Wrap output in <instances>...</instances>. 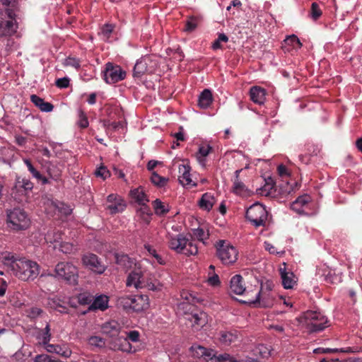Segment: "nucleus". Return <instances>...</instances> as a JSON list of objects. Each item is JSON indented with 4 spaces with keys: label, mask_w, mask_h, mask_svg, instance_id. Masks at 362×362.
I'll return each mask as SVG.
<instances>
[{
    "label": "nucleus",
    "mask_w": 362,
    "mask_h": 362,
    "mask_svg": "<svg viewBox=\"0 0 362 362\" xmlns=\"http://www.w3.org/2000/svg\"><path fill=\"white\" fill-rule=\"evenodd\" d=\"M215 203V199L211 193H205L202 195L199 201V206L201 209L210 211Z\"/></svg>",
    "instance_id": "obj_33"
},
{
    "label": "nucleus",
    "mask_w": 362,
    "mask_h": 362,
    "mask_svg": "<svg viewBox=\"0 0 362 362\" xmlns=\"http://www.w3.org/2000/svg\"><path fill=\"white\" fill-rule=\"evenodd\" d=\"M190 168L189 165L182 164L179 165V181L185 187H192L196 186V183L192 181L190 175Z\"/></svg>",
    "instance_id": "obj_22"
},
{
    "label": "nucleus",
    "mask_w": 362,
    "mask_h": 362,
    "mask_svg": "<svg viewBox=\"0 0 362 362\" xmlns=\"http://www.w3.org/2000/svg\"><path fill=\"white\" fill-rule=\"evenodd\" d=\"M42 309L37 308V307L32 308L30 310L28 316L31 318H35V317L40 316L42 314Z\"/></svg>",
    "instance_id": "obj_64"
},
{
    "label": "nucleus",
    "mask_w": 362,
    "mask_h": 362,
    "mask_svg": "<svg viewBox=\"0 0 362 362\" xmlns=\"http://www.w3.org/2000/svg\"><path fill=\"white\" fill-rule=\"evenodd\" d=\"M118 264H123L125 267H131L133 261L127 256L122 255L117 258ZM144 262L134 263V269L129 273L127 279V286H133L135 288H147L148 290L160 291L167 284H170V275L167 272L158 273V279L151 278V274H146L143 269Z\"/></svg>",
    "instance_id": "obj_1"
},
{
    "label": "nucleus",
    "mask_w": 362,
    "mask_h": 362,
    "mask_svg": "<svg viewBox=\"0 0 362 362\" xmlns=\"http://www.w3.org/2000/svg\"><path fill=\"white\" fill-rule=\"evenodd\" d=\"M242 171V169L235 171V178L233 180V192L238 195L245 196L250 190L240 179V174Z\"/></svg>",
    "instance_id": "obj_23"
},
{
    "label": "nucleus",
    "mask_w": 362,
    "mask_h": 362,
    "mask_svg": "<svg viewBox=\"0 0 362 362\" xmlns=\"http://www.w3.org/2000/svg\"><path fill=\"white\" fill-rule=\"evenodd\" d=\"M216 255L223 264L229 265L237 261L238 251L229 242L219 240L217 243Z\"/></svg>",
    "instance_id": "obj_7"
},
{
    "label": "nucleus",
    "mask_w": 362,
    "mask_h": 362,
    "mask_svg": "<svg viewBox=\"0 0 362 362\" xmlns=\"http://www.w3.org/2000/svg\"><path fill=\"white\" fill-rule=\"evenodd\" d=\"M279 175L282 177H288L290 172L288 169L284 165H279L277 168Z\"/></svg>",
    "instance_id": "obj_61"
},
{
    "label": "nucleus",
    "mask_w": 362,
    "mask_h": 362,
    "mask_svg": "<svg viewBox=\"0 0 362 362\" xmlns=\"http://www.w3.org/2000/svg\"><path fill=\"white\" fill-rule=\"evenodd\" d=\"M302 47V43L297 36L292 35L284 40V48L285 52H290L291 49H298Z\"/></svg>",
    "instance_id": "obj_31"
},
{
    "label": "nucleus",
    "mask_w": 362,
    "mask_h": 362,
    "mask_svg": "<svg viewBox=\"0 0 362 362\" xmlns=\"http://www.w3.org/2000/svg\"><path fill=\"white\" fill-rule=\"evenodd\" d=\"M69 85V79L68 78H58L56 81V86L59 88H67Z\"/></svg>",
    "instance_id": "obj_62"
},
{
    "label": "nucleus",
    "mask_w": 362,
    "mask_h": 362,
    "mask_svg": "<svg viewBox=\"0 0 362 362\" xmlns=\"http://www.w3.org/2000/svg\"><path fill=\"white\" fill-rule=\"evenodd\" d=\"M193 234L199 241L203 242V243H204V240L209 238V233L201 228L194 229Z\"/></svg>",
    "instance_id": "obj_48"
},
{
    "label": "nucleus",
    "mask_w": 362,
    "mask_h": 362,
    "mask_svg": "<svg viewBox=\"0 0 362 362\" xmlns=\"http://www.w3.org/2000/svg\"><path fill=\"white\" fill-rule=\"evenodd\" d=\"M43 167L46 168L47 173L51 178L57 180L61 176V169L55 164L50 162H46L45 164H42Z\"/></svg>",
    "instance_id": "obj_38"
},
{
    "label": "nucleus",
    "mask_w": 362,
    "mask_h": 362,
    "mask_svg": "<svg viewBox=\"0 0 362 362\" xmlns=\"http://www.w3.org/2000/svg\"><path fill=\"white\" fill-rule=\"evenodd\" d=\"M153 206L155 211V213L157 215H163L169 211V206L168 204L162 202L160 199H156L153 202Z\"/></svg>",
    "instance_id": "obj_40"
},
{
    "label": "nucleus",
    "mask_w": 362,
    "mask_h": 362,
    "mask_svg": "<svg viewBox=\"0 0 362 362\" xmlns=\"http://www.w3.org/2000/svg\"><path fill=\"white\" fill-rule=\"evenodd\" d=\"M217 339L223 346H230L240 341V336L236 330H225L219 332Z\"/></svg>",
    "instance_id": "obj_18"
},
{
    "label": "nucleus",
    "mask_w": 362,
    "mask_h": 362,
    "mask_svg": "<svg viewBox=\"0 0 362 362\" xmlns=\"http://www.w3.org/2000/svg\"><path fill=\"white\" fill-rule=\"evenodd\" d=\"M279 272L282 280V285L286 289L293 288L296 284L297 278L291 272L286 271V268H280Z\"/></svg>",
    "instance_id": "obj_24"
},
{
    "label": "nucleus",
    "mask_w": 362,
    "mask_h": 362,
    "mask_svg": "<svg viewBox=\"0 0 362 362\" xmlns=\"http://www.w3.org/2000/svg\"><path fill=\"white\" fill-rule=\"evenodd\" d=\"M214 362H240L239 361L234 358L233 356L228 354H220L216 356V351H215V357L214 358Z\"/></svg>",
    "instance_id": "obj_45"
},
{
    "label": "nucleus",
    "mask_w": 362,
    "mask_h": 362,
    "mask_svg": "<svg viewBox=\"0 0 362 362\" xmlns=\"http://www.w3.org/2000/svg\"><path fill=\"white\" fill-rule=\"evenodd\" d=\"M58 245L59 250L64 254H74L78 250L76 245L68 242L61 241Z\"/></svg>",
    "instance_id": "obj_41"
},
{
    "label": "nucleus",
    "mask_w": 362,
    "mask_h": 362,
    "mask_svg": "<svg viewBox=\"0 0 362 362\" xmlns=\"http://www.w3.org/2000/svg\"><path fill=\"white\" fill-rule=\"evenodd\" d=\"M274 295L271 288L267 287L266 288L262 287L255 295V299L252 300V303H259L262 307H270L274 303Z\"/></svg>",
    "instance_id": "obj_17"
},
{
    "label": "nucleus",
    "mask_w": 362,
    "mask_h": 362,
    "mask_svg": "<svg viewBox=\"0 0 362 362\" xmlns=\"http://www.w3.org/2000/svg\"><path fill=\"white\" fill-rule=\"evenodd\" d=\"M9 227L15 230L26 229L30 225V219L25 212L21 209H14L8 214Z\"/></svg>",
    "instance_id": "obj_11"
},
{
    "label": "nucleus",
    "mask_w": 362,
    "mask_h": 362,
    "mask_svg": "<svg viewBox=\"0 0 362 362\" xmlns=\"http://www.w3.org/2000/svg\"><path fill=\"white\" fill-rule=\"evenodd\" d=\"M43 207L45 209V211L53 216L54 215L57 214V208H58V201H54L52 199H50L49 198H44L43 199Z\"/></svg>",
    "instance_id": "obj_32"
},
{
    "label": "nucleus",
    "mask_w": 362,
    "mask_h": 362,
    "mask_svg": "<svg viewBox=\"0 0 362 362\" xmlns=\"http://www.w3.org/2000/svg\"><path fill=\"white\" fill-rule=\"evenodd\" d=\"M145 248L148 251V252L156 259V260L159 264L163 265L165 264V259L156 252V250L153 247H152L149 245H145Z\"/></svg>",
    "instance_id": "obj_44"
},
{
    "label": "nucleus",
    "mask_w": 362,
    "mask_h": 362,
    "mask_svg": "<svg viewBox=\"0 0 362 362\" xmlns=\"http://www.w3.org/2000/svg\"><path fill=\"white\" fill-rule=\"evenodd\" d=\"M72 209L64 203L58 202L57 215L68 216L71 214Z\"/></svg>",
    "instance_id": "obj_46"
},
{
    "label": "nucleus",
    "mask_w": 362,
    "mask_h": 362,
    "mask_svg": "<svg viewBox=\"0 0 362 362\" xmlns=\"http://www.w3.org/2000/svg\"><path fill=\"white\" fill-rule=\"evenodd\" d=\"M254 355L256 356L255 360H258L260 358H267L270 355V348L264 344L258 345L254 350Z\"/></svg>",
    "instance_id": "obj_39"
},
{
    "label": "nucleus",
    "mask_w": 362,
    "mask_h": 362,
    "mask_svg": "<svg viewBox=\"0 0 362 362\" xmlns=\"http://www.w3.org/2000/svg\"><path fill=\"white\" fill-rule=\"evenodd\" d=\"M95 174L97 177H101L103 180H105L110 175L109 170L104 166L98 168L95 170Z\"/></svg>",
    "instance_id": "obj_55"
},
{
    "label": "nucleus",
    "mask_w": 362,
    "mask_h": 362,
    "mask_svg": "<svg viewBox=\"0 0 362 362\" xmlns=\"http://www.w3.org/2000/svg\"><path fill=\"white\" fill-rule=\"evenodd\" d=\"M117 304L124 310L139 312L148 308L149 300L146 295H124L117 298Z\"/></svg>",
    "instance_id": "obj_6"
},
{
    "label": "nucleus",
    "mask_w": 362,
    "mask_h": 362,
    "mask_svg": "<svg viewBox=\"0 0 362 362\" xmlns=\"http://www.w3.org/2000/svg\"><path fill=\"white\" fill-rule=\"evenodd\" d=\"M207 282L209 285L212 286H218L220 284L219 277L216 274H212L209 276L207 279Z\"/></svg>",
    "instance_id": "obj_59"
},
{
    "label": "nucleus",
    "mask_w": 362,
    "mask_h": 362,
    "mask_svg": "<svg viewBox=\"0 0 362 362\" xmlns=\"http://www.w3.org/2000/svg\"><path fill=\"white\" fill-rule=\"evenodd\" d=\"M251 100L257 104H263L265 101L266 90L259 86H253L250 91Z\"/></svg>",
    "instance_id": "obj_27"
},
{
    "label": "nucleus",
    "mask_w": 362,
    "mask_h": 362,
    "mask_svg": "<svg viewBox=\"0 0 362 362\" xmlns=\"http://www.w3.org/2000/svg\"><path fill=\"white\" fill-rule=\"evenodd\" d=\"M310 201V197L308 195L299 197L291 204V208L298 214H304L308 208Z\"/></svg>",
    "instance_id": "obj_25"
},
{
    "label": "nucleus",
    "mask_w": 362,
    "mask_h": 362,
    "mask_svg": "<svg viewBox=\"0 0 362 362\" xmlns=\"http://www.w3.org/2000/svg\"><path fill=\"white\" fill-rule=\"evenodd\" d=\"M110 347L113 350H119L127 353H135L137 351V349L133 348L124 333L111 339Z\"/></svg>",
    "instance_id": "obj_15"
},
{
    "label": "nucleus",
    "mask_w": 362,
    "mask_h": 362,
    "mask_svg": "<svg viewBox=\"0 0 362 362\" xmlns=\"http://www.w3.org/2000/svg\"><path fill=\"white\" fill-rule=\"evenodd\" d=\"M78 302L81 305H88L92 302V297L88 293H82L77 296Z\"/></svg>",
    "instance_id": "obj_51"
},
{
    "label": "nucleus",
    "mask_w": 362,
    "mask_h": 362,
    "mask_svg": "<svg viewBox=\"0 0 362 362\" xmlns=\"http://www.w3.org/2000/svg\"><path fill=\"white\" fill-rule=\"evenodd\" d=\"M197 26V19L194 17H190L185 25V31L186 32H192L195 30Z\"/></svg>",
    "instance_id": "obj_53"
},
{
    "label": "nucleus",
    "mask_w": 362,
    "mask_h": 362,
    "mask_svg": "<svg viewBox=\"0 0 362 362\" xmlns=\"http://www.w3.org/2000/svg\"><path fill=\"white\" fill-rule=\"evenodd\" d=\"M102 332L109 336L111 339H113L118 337L120 334L123 333L122 327L119 323L116 321H110L105 322L102 326Z\"/></svg>",
    "instance_id": "obj_21"
},
{
    "label": "nucleus",
    "mask_w": 362,
    "mask_h": 362,
    "mask_svg": "<svg viewBox=\"0 0 362 362\" xmlns=\"http://www.w3.org/2000/svg\"><path fill=\"white\" fill-rule=\"evenodd\" d=\"M228 40V37L224 34L221 33L218 35L217 40H216L212 44V48L214 49H220L222 47L221 43L226 42Z\"/></svg>",
    "instance_id": "obj_49"
},
{
    "label": "nucleus",
    "mask_w": 362,
    "mask_h": 362,
    "mask_svg": "<svg viewBox=\"0 0 362 362\" xmlns=\"http://www.w3.org/2000/svg\"><path fill=\"white\" fill-rule=\"evenodd\" d=\"M137 214L143 219L145 223H148L150 221L152 213L150 208L146 204L141 205L140 209L137 211Z\"/></svg>",
    "instance_id": "obj_42"
},
{
    "label": "nucleus",
    "mask_w": 362,
    "mask_h": 362,
    "mask_svg": "<svg viewBox=\"0 0 362 362\" xmlns=\"http://www.w3.org/2000/svg\"><path fill=\"white\" fill-rule=\"evenodd\" d=\"M47 305L52 309L56 310L61 313H68V308L66 306V302L58 296L48 298Z\"/></svg>",
    "instance_id": "obj_28"
},
{
    "label": "nucleus",
    "mask_w": 362,
    "mask_h": 362,
    "mask_svg": "<svg viewBox=\"0 0 362 362\" xmlns=\"http://www.w3.org/2000/svg\"><path fill=\"white\" fill-rule=\"evenodd\" d=\"M113 25L110 24L105 25L101 30L100 35L103 40L109 39L112 32L113 31Z\"/></svg>",
    "instance_id": "obj_52"
},
{
    "label": "nucleus",
    "mask_w": 362,
    "mask_h": 362,
    "mask_svg": "<svg viewBox=\"0 0 362 362\" xmlns=\"http://www.w3.org/2000/svg\"><path fill=\"white\" fill-rule=\"evenodd\" d=\"M0 259L11 274L22 281L33 280L40 273V267L37 262L19 257L12 252H3Z\"/></svg>",
    "instance_id": "obj_2"
},
{
    "label": "nucleus",
    "mask_w": 362,
    "mask_h": 362,
    "mask_svg": "<svg viewBox=\"0 0 362 362\" xmlns=\"http://www.w3.org/2000/svg\"><path fill=\"white\" fill-rule=\"evenodd\" d=\"M322 15V11L316 3H313L311 6V17L317 20Z\"/></svg>",
    "instance_id": "obj_57"
},
{
    "label": "nucleus",
    "mask_w": 362,
    "mask_h": 362,
    "mask_svg": "<svg viewBox=\"0 0 362 362\" xmlns=\"http://www.w3.org/2000/svg\"><path fill=\"white\" fill-rule=\"evenodd\" d=\"M64 64L65 66H69L74 67L75 69H78L80 67V62L78 59L74 57H68L64 60Z\"/></svg>",
    "instance_id": "obj_58"
},
{
    "label": "nucleus",
    "mask_w": 362,
    "mask_h": 362,
    "mask_svg": "<svg viewBox=\"0 0 362 362\" xmlns=\"http://www.w3.org/2000/svg\"><path fill=\"white\" fill-rule=\"evenodd\" d=\"M300 322L309 332H320L329 326L326 316L317 311L308 310L299 319Z\"/></svg>",
    "instance_id": "obj_4"
},
{
    "label": "nucleus",
    "mask_w": 362,
    "mask_h": 362,
    "mask_svg": "<svg viewBox=\"0 0 362 362\" xmlns=\"http://www.w3.org/2000/svg\"><path fill=\"white\" fill-rule=\"evenodd\" d=\"M212 94L208 89H205L199 95L198 105L201 108L206 109L212 103Z\"/></svg>",
    "instance_id": "obj_35"
},
{
    "label": "nucleus",
    "mask_w": 362,
    "mask_h": 362,
    "mask_svg": "<svg viewBox=\"0 0 362 362\" xmlns=\"http://www.w3.org/2000/svg\"><path fill=\"white\" fill-rule=\"evenodd\" d=\"M264 249L268 251L270 254H272V255H279V254H282L283 252H278L276 249V247L272 245L269 242H264Z\"/></svg>",
    "instance_id": "obj_60"
},
{
    "label": "nucleus",
    "mask_w": 362,
    "mask_h": 362,
    "mask_svg": "<svg viewBox=\"0 0 362 362\" xmlns=\"http://www.w3.org/2000/svg\"><path fill=\"white\" fill-rule=\"evenodd\" d=\"M17 24L13 10L0 11V37L11 36L16 32Z\"/></svg>",
    "instance_id": "obj_8"
},
{
    "label": "nucleus",
    "mask_w": 362,
    "mask_h": 362,
    "mask_svg": "<svg viewBox=\"0 0 362 362\" xmlns=\"http://www.w3.org/2000/svg\"><path fill=\"white\" fill-rule=\"evenodd\" d=\"M230 290L236 295L245 294L247 296L249 294L243 279L240 274H236L231 278L230 281Z\"/></svg>",
    "instance_id": "obj_20"
},
{
    "label": "nucleus",
    "mask_w": 362,
    "mask_h": 362,
    "mask_svg": "<svg viewBox=\"0 0 362 362\" xmlns=\"http://www.w3.org/2000/svg\"><path fill=\"white\" fill-rule=\"evenodd\" d=\"M33 184L28 180L25 178L23 179H17L13 190L20 191V192H12V194L19 192L20 194L23 195L27 192V191H30L33 189Z\"/></svg>",
    "instance_id": "obj_29"
},
{
    "label": "nucleus",
    "mask_w": 362,
    "mask_h": 362,
    "mask_svg": "<svg viewBox=\"0 0 362 362\" xmlns=\"http://www.w3.org/2000/svg\"><path fill=\"white\" fill-rule=\"evenodd\" d=\"M78 124L81 128H86L88 126V118L82 110L78 111Z\"/></svg>",
    "instance_id": "obj_50"
},
{
    "label": "nucleus",
    "mask_w": 362,
    "mask_h": 362,
    "mask_svg": "<svg viewBox=\"0 0 362 362\" xmlns=\"http://www.w3.org/2000/svg\"><path fill=\"white\" fill-rule=\"evenodd\" d=\"M166 238L168 247L176 253L187 256L195 255L198 253L197 245L184 234L168 232Z\"/></svg>",
    "instance_id": "obj_3"
},
{
    "label": "nucleus",
    "mask_w": 362,
    "mask_h": 362,
    "mask_svg": "<svg viewBox=\"0 0 362 362\" xmlns=\"http://www.w3.org/2000/svg\"><path fill=\"white\" fill-rule=\"evenodd\" d=\"M190 351L192 356L196 358H202L206 361H211L214 362V358L215 357V351L214 349L194 344L192 346Z\"/></svg>",
    "instance_id": "obj_19"
},
{
    "label": "nucleus",
    "mask_w": 362,
    "mask_h": 362,
    "mask_svg": "<svg viewBox=\"0 0 362 362\" xmlns=\"http://www.w3.org/2000/svg\"><path fill=\"white\" fill-rule=\"evenodd\" d=\"M158 67V61L156 57L145 56L137 60L133 70L135 78H141L146 73H153Z\"/></svg>",
    "instance_id": "obj_10"
},
{
    "label": "nucleus",
    "mask_w": 362,
    "mask_h": 362,
    "mask_svg": "<svg viewBox=\"0 0 362 362\" xmlns=\"http://www.w3.org/2000/svg\"><path fill=\"white\" fill-rule=\"evenodd\" d=\"M126 204L121 197L117 194H110L107 198L106 209L112 214L122 212L124 210Z\"/></svg>",
    "instance_id": "obj_16"
},
{
    "label": "nucleus",
    "mask_w": 362,
    "mask_h": 362,
    "mask_svg": "<svg viewBox=\"0 0 362 362\" xmlns=\"http://www.w3.org/2000/svg\"><path fill=\"white\" fill-rule=\"evenodd\" d=\"M24 163L26 165L29 172L32 174V175L33 176V177L36 178V179H39V178H41V174L40 173L39 171H37L35 168L34 166L32 165V163H30V161L28 159H25L24 160Z\"/></svg>",
    "instance_id": "obj_54"
},
{
    "label": "nucleus",
    "mask_w": 362,
    "mask_h": 362,
    "mask_svg": "<svg viewBox=\"0 0 362 362\" xmlns=\"http://www.w3.org/2000/svg\"><path fill=\"white\" fill-rule=\"evenodd\" d=\"M62 239V233L56 229L49 230L45 236L47 243L55 244L54 248L60 243Z\"/></svg>",
    "instance_id": "obj_37"
},
{
    "label": "nucleus",
    "mask_w": 362,
    "mask_h": 362,
    "mask_svg": "<svg viewBox=\"0 0 362 362\" xmlns=\"http://www.w3.org/2000/svg\"><path fill=\"white\" fill-rule=\"evenodd\" d=\"M268 217V212L264 205L258 202L250 206L246 211V218L256 228L264 226Z\"/></svg>",
    "instance_id": "obj_9"
},
{
    "label": "nucleus",
    "mask_w": 362,
    "mask_h": 362,
    "mask_svg": "<svg viewBox=\"0 0 362 362\" xmlns=\"http://www.w3.org/2000/svg\"><path fill=\"white\" fill-rule=\"evenodd\" d=\"M88 344L93 347H103L105 346L104 339L98 336H93L88 339Z\"/></svg>",
    "instance_id": "obj_47"
},
{
    "label": "nucleus",
    "mask_w": 362,
    "mask_h": 362,
    "mask_svg": "<svg viewBox=\"0 0 362 362\" xmlns=\"http://www.w3.org/2000/svg\"><path fill=\"white\" fill-rule=\"evenodd\" d=\"M123 333L127 336L129 341H131L132 342H137L139 341V332L138 331L134 330L129 332H127L123 331Z\"/></svg>",
    "instance_id": "obj_56"
},
{
    "label": "nucleus",
    "mask_w": 362,
    "mask_h": 362,
    "mask_svg": "<svg viewBox=\"0 0 362 362\" xmlns=\"http://www.w3.org/2000/svg\"><path fill=\"white\" fill-rule=\"evenodd\" d=\"M50 276H53L69 284L75 285L77 284L78 272L77 267L72 263L60 262L55 266L54 274H50Z\"/></svg>",
    "instance_id": "obj_5"
},
{
    "label": "nucleus",
    "mask_w": 362,
    "mask_h": 362,
    "mask_svg": "<svg viewBox=\"0 0 362 362\" xmlns=\"http://www.w3.org/2000/svg\"><path fill=\"white\" fill-rule=\"evenodd\" d=\"M185 318L194 330L198 331L208 322V315L200 310H193L190 313H186Z\"/></svg>",
    "instance_id": "obj_14"
},
{
    "label": "nucleus",
    "mask_w": 362,
    "mask_h": 362,
    "mask_svg": "<svg viewBox=\"0 0 362 362\" xmlns=\"http://www.w3.org/2000/svg\"><path fill=\"white\" fill-rule=\"evenodd\" d=\"M83 264L97 274H102L107 269V266L95 254L87 253L82 257Z\"/></svg>",
    "instance_id": "obj_13"
},
{
    "label": "nucleus",
    "mask_w": 362,
    "mask_h": 362,
    "mask_svg": "<svg viewBox=\"0 0 362 362\" xmlns=\"http://www.w3.org/2000/svg\"><path fill=\"white\" fill-rule=\"evenodd\" d=\"M131 196L140 205L146 204L149 201L141 187L131 190Z\"/></svg>",
    "instance_id": "obj_36"
},
{
    "label": "nucleus",
    "mask_w": 362,
    "mask_h": 362,
    "mask_svg": "<svg viewBox=\"0 0 362 362\" xmlns=\"http://www.w3.org/2000/svg\"><path fill=\"white\" fill-rule=\"evenodd\" d=\"M46 351L49 353L57 354L64 358H69L71 355V351L66 344H52L46 346Z\"/></svg>",
    "instance_id": "obj_26"
},
{
    "label": "nucleus",
    "mask_w": 362,
    "mask_h": 362,
    "mask_svg": "<svg viewBox=\"0 0 362 362\" xmlns=\"http://www.w3.org/2000/svg\"><path fill=\"white\" fill-rule=\"evenodd\" d=\"M151 182L156 186L163 187L166 185L168 181V179L160 176L156 173L153 172L151 177Z\"/></svg>",
    "instance_id": "obj_43"
},
{
    "label": "nucleus",
    "mask_w": 362,
    "mask_h": 362,
    "mask_svg": "<svg viewBox=\"0 0 362 362\" xmlns=\"http://www.w3.org/2000/svg\"><path fill=\"white\" fill-rule=\"evenodd\" d=\"M109 298L105 295H100L96 296L89 307V310H105L108 308Z\"/></svg>",
    "instance_id": "obj_30"
},
{
    "label": "nucleus",
    "mask_w": 362,
    "mask_h": 362,
    "mask_svg": "<svg viewBox=\"0 0 362 362\" xmlns=\"http://www.w3.org/2000/svg\"><path fill=\"white\" fill-rule=\"evenodd\" d=\"M211 150V147L209 145H204L199 148V153L203 158L207 156Z\"/></svg>",
    "instance_id": "obj_63"
},
{
    "label": "nucleus",
    "mask_w": 362,
    "mask_h": 362,
    "mask_svg": "<svg viewBox=\"0 0 362 362\" xmlns=\"http://www.w3.org/2000/svg\"><path fill=\"white\" fill-rule=\"evenodd\" d=\"M103 74L105 82L110 84L120 81L126 76V72L119 66L113 65L112 63L106 64Z\"/></svg>",
    "instance_id": "obj_12"
},
{
    "label": "nucleus",
    "mask_w": 362,
    "mask_h": 362,
    "mask_svg": "<svg viewBox=\"0 0 362 362\" xmlns=\"http://www.w3.org/2000/svg\"><path fill=\"white\" fill-rule=\"evenodd\" d=\"M40 343L43 345L44 348H46L47 345L49 344L51 339L50 327L47 324L44 329H42L37 333V337Z\"/></svg>",
    "instance_id": "obj_34"
}]
</instances>
